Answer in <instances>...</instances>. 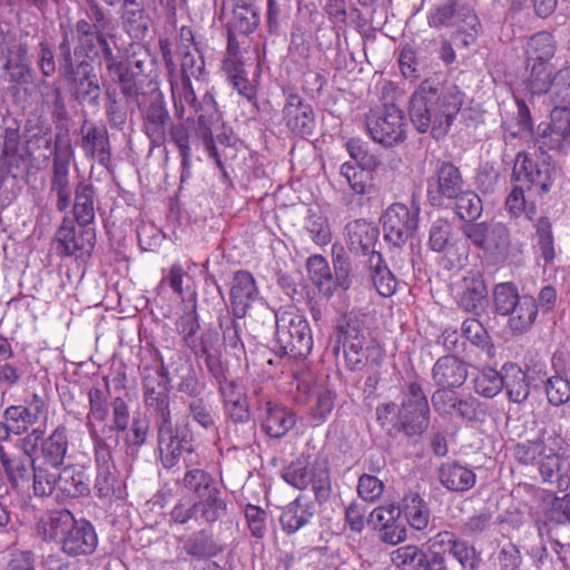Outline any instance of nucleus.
<instances>
[{"label": "nucleus", "instance_id": "6ab92c4d", "mask_svg": "<svg viewBox=\"0 0 570 570\" xmlns=\"http://www.w3.org/2000/svg\"><path fill=\"white\" fill-rule=\"evenodd\" d=\"M392 563L401 570H449L446 556L429 548L406 544L391 553Z\"/></svg>", "mask_w": 570, "mask_h": 570}, {"label": "nucleus", "instance_id": "4468645a", "mask_svg": "<svg viewBox=\"0 0 570 570\" xmlns=\"http://www.w3.org/2000/svg\"><path fill=\"white\" fill-rule=\"evenodd\" d=\"M464 189L461 169L452 161H439L426 180V195L432 206H442L444 200L458 197Z\"/></svg>", "mask_w": 570, "mask_h": 570}, {"label": "nucleus", "instance_id": "338daca9", "mask_svg": "<svg viewBox=\"0 0 570 570\" xmlns=\"http://www.w3.org/2000/svg\"><path fill=\"white\" fill-rule=\"evenodd\" d=\"M371 171L372 170L368 168L353 165L351 163H344L341 166L340 175L345 179L355 194L364 195L367 193Z\"/></svg>", "mask_w": 570, "mask_h": 570}, {"label": "nucleus", "instance_id": "5701e85b", "mask_svg": "<svg viewBox=\"0 0 570 570\" xmlns=\"http://www.w3.org/2000/svg\"><path fill=\"white\" fill-rule=\"evenodd\" d=\"M570 140V109L554 108L550 114L549 122H541L538 126V138L540 149L562 150Z\"/></svg>", "mask_w": 570, "mask_h": 570}, {"label": "nucleus", "instance_id": "13d9d810", "mask_svg": "<svg viewBox=\"0 0 570 570\" xmlns=\"http://www.w3.org/2000/svg\"><path fill=\"white\" fill-rule=\"evenodd\" d=\"M548 96L554 108H568L570 105V67L561 68L553 75Z\"/></svg>", "mask_w": 570, "mask_h": 570}, {"label": "nucleus", "instance_id": "603ef678", "mask_svg": "<svg viewBox=\"0 0 570 570\" xmlns=\"http://www.w3.org/2000/svg\"><path fill=\"white\" fill-rule=\"evenodd\" d=\"M178 483L187 491L193 492L198 499L217 487L213 475L203 469L196 468V465L186 468V472Z\"/></svg>", "mask_w": 570, "mask_h": 570}, {"label": "nucleus", "instance_id": "680f3d73", "mask_svg": "<svg viewBox=\"0 0 570 570\" xmlns=\"http://www.w3.org/2000/svg\"><path fill=\"white\" fill-rule=\"evenodd\" d=\"M529 76L525 83V90L531 98L534 96L548 95L551 83L552 73L548 70V66L527 65Z\"/></svg>", "mask_w": 570, "mask_h": 570}, {"label": "nucleus", "instance_id": "bf43d9fd", "mask_svg": "<svg viewBox=\"0 0 570 570\" xmlns=\"http://www.w3.org/2000/svg\"><path fill=\"white\" fill-rule=\"evenodd\" d=\"M504 385L503 370L500 372L492 367L482 370L474 379V390L478 394L492 399L498 395Z\"/></svg>", "mask_w": 570, "mask_h": 570}, {"label": "nucleus", "instance_id": "c9c22d12", "mask_svg": "<svg viewBox=\"0 0 570 570\" xmlns=\"http://www.w3.org/2000/svg\"><path fill=\"white\" fill-rule=\"evenodd\" d=\"M512 312H508V326L513 334L527 333L533 325L538 315L537 299L531 295H522Z\"/></svg>", "mask_w": 570, "mask_h": 570}, {"label": "nucleus", "instance_id": "20e7f679", "mask_svg": "<svg viewBox=\"0 0 570 570\" xmlns=\"http://www.w3.org/2000/svg\"><path fill=\"white\" fill-rule=\"evenodd\" d=\"M333 354L343 351L346 366L351 371H361L371 364H379L381 351L379 346L366 337L357 320L342 317L333 334Z\"/></svg>", "mask_w": 570, "mask_h": 570}, {"label": "nucleus", "instance_id": "09e8293b", "mask_svg": "<svg viewBox=\"0 0 570 570\" xmlns=\"http://www.w3.org/2000/svg\"><path fill=\"white\" fill-rule=\"evenodd\" d=\"M402 511L413 529L423 530L428 527L430 509L417 492H409L403 497Z\"/></svg>", "mask_w": 570, "mask_h": 570}, {"label": "nucleus", "instance_id": "052dcab7", "mask_svg": "<svg viewBox=\"0 0 570 570\" xmlns=\"http://www.w3.org/2000/svg\"><path fill=\"white\" fill-rule=\"evenodd\" d=\"M309 485L314 492L316 501L326 502L332 494L331 476L327 462L316 460L313 464V473Z\"/></svg>", "mask_w": 570, "mask_h": 570}, {"label": "nucleus", "instance_id": "ddd939ff", "mask_svg": "<svg viewBox=\"0 0 570 570\" xmlns=\"http://www.w3.org/2000/svg\"><path fill=\"white\" fill-rule=\"evenodd\" d=\"M461 230L476 248L492 256H507L511 246L510 230L505 224L500 222L462 225Z\"/></svg>", "mask_w": 570, "mask_h": 570}, {"label": "nucleus", "instance_id": "6e6d98bb", "mask_svg": "<svg viewBox=\"0 0 570 570\" xmlns=\"http://www.w3.org/2000/svg\"><path fill=\"white\" fill-rule=\"evenodd\" d=\"M465 4L460 0H444L438 4L428 16V24L434 29L444 27H454L455 21L459 19V11Z\"/></svg>", "mask_w": 570, "mask_h": 570}, {"label": "nucleus", "instance_id": "37998d69", "mask_svg": "<svg viewBox=\"0 0 570 570\" xmlns=\"http://www.w3.org/2000/svg\"><path fill=\"white\" fill-rule=\"evenodd\" d=\"M226 416L234 424L244 426L243 434L238 436V445L246 446L255 435V423L250 422V411L247 397L229 401L224 405Z\"/></svg>", "mask_w": 570, "mask_h": 570}, {"label": "nucleus", "instance_id": "39448f33", "mask_svg": "<svg viewBox=\"0 0 570 570\" xmlns=\"http://www.w3.org/2000/svg\"><path fill=\"white\" fill-rule=\"evenodd\" d=\"M157 450L164 469L175 468L183 458L185 468L198 465L195 453V438L188 423H173V419L155 423Z\"/></svg>", "mask_w": 570, "mask_h": 570}, {"label": "nucleus", "instance_id": "4d7b16f0", "mask_svg": "<svg viewBox=\"0 0 570 570\" xmlns=\"http://www.w3.org/2000/svg\"><path fill=\"white\" fill-rule=\"evenodd\" d=\"M522 295L519 294L518 287L512 282L499 283L493 287L492 301L493 311L500 316L508 315V312H512V307L517 304Z\"/></svg>", "mask_w": 570, "mask_h": 570}, {"label": "nucleus", "instance_id": "e433bc0d", "mask_svg": "<svg viewBox=\"0 0 570 570\" xmlns=\"http://www.w3.org/2000/svg\"><path fill=\"white\" fill-rule=\"evenodd\" d=\"M236 1L232 19L228 22V42L232 43L237 35L247 36L256 30L259 24V14L249 2Z\"/></svg>", "mask_w": 570, "mask_h": 570}, {"label": "nucleus", "instance_id": "f8f14e48", "mask_svg": "<svg viewBox=\"0 0 570 570\" xmlns=\"http://www.w3.org/2000/svg\"><path fill=\"white\" fill-rule=\"evenodd\" d=\"M137 106L141 114L142 131L148 137L151 147H161L173 122L163 94L154 88L147 98H144Z\"/></svg>", "mask_w": 570, "mask_h": 570}, {"label": "nucleus", "instance_id": "e2e57ef3", "mask_svg": "<svg viewBox=\"0 0 570 570\" xmlns=\"http://www.w3.org/2000/svg\"><path fill=\"white\" fill-rule=\"evenodd\" d=\"M187 554L197 558H209L220 552V547L205 531L193 534L184 544Z\"/></svg>", "mask_w": 570, "mask_h": 570}, {"label": "nucleus", "instance_id": "cd10ccee", "mask_svg": "<svg viewBox=\"0 0 570 570\" xmlns=\"http://www.w3.org/2000/svg\"><path fill=\"white\" fill-rule=\"evenodd\" d=\"M540 476L544 483L554 485L559 491L570 489V461L568 458L547 449L538 462Z\"/></svg>", "mask_w": 570, "mask_h": 570}, {"label": "nucleus", "instance_id": "4c0bfd02", "mask_svg": "<svg viewBox=\"0 0 570 570\" xmlns=\"http://www.w3.org/2000/svg\"><path fill=\"white\" fill-rule=\"evenodd\" d=\"M95 186L87 180L79 181L75 188L72 206L73 219L78 225H91L95 222Z\"/></svg>", "mask_w": 570, "mask_h": 570}, {"label": "nucleus", "instance_id": "1a4fd4ad", "mask_svg": "<svg viewBox=\"0 0 570 570\" xmlns=\"http://www.w3.org/2000/svg\"><path fill=\"white\" fill-rule=\"evenodd\" d=\"M38 491L40 497L56 495L59 501L78 499L90 494V485L87 475L76 465L63 466L59 472L47 468V472H40Z\"/></svg>", "mask_w": 570, "mask_h": 570}, {"label": "nucleus", "instance_id": "f704fd0d", "mask_svg": "<svg viewBox=\"0 0 570 570\" xmlns=\"http://www.w3.org/2000/svg\"><path fill=\"white\" fill-rule=\"evenodd\" d=\"M348 244L352 249L361 250L363 254H372L380 236L376 224L366 219H355L346 225Z\"/></svg>", "mask_w": 570, "mask_h": 570}, {"label": "nucleus", "instance_id": "c756f323", "mask_svg": "<svg viewBox=\"0 0 570 570\" xmlns=\"http://www.w3.org/2000/svg\"><path fill=\"white\" fill-rule=\"evenodd\" d=\"M110 73H115L120 92L126 102L131 101L139 104L144 100V86L148 81L147 75H140L131 68L126 67L121 61H117L116 57L106 66Z\"/></svg>", "mask_w": 570, "mask_h": 570}, {"label": "nucleus", "instance_id": "9b49d317", "mask_svg": "<svg viewBox=\"0 0 570 570\" xmlns=\"http://www.w3.org/2000/svg\"><path fill=\"white\" fill-rule=\"evenodd\" d=\"M419 215V207H407L402 203L390 205L382 216L384 240L394 248H402L413 237Z\"/></svg>", "mask_w": 570, "mask_h": 570}, {"label": "nucleus", "instance_id": "bb28decb", "mask_svg": "<svg viewBox=\"0 0 570 570\" xmlns=\"http://www.w3.org/2000/svg\"><path fill=\"white\" fill-rule=\"evenodd\" d=\"M258 297V288L253 275L247 271L235 273L229 291L230 306L234 317L242 320Z\"/></svg>", "mask_w": 570, "mask_h": 570}, {"label": "nucleus", "instance_id": "72a5a7b5", "mask_svg": "<svg viewBox=\"0 0 570 570\" xmlns=\"http://www.w3.org/2000/svg\"><path fill=\"white\" fill-rule=\"evenodd\" d=\"M440 483L452 492H465L472 489L476 481L475 473L456 461L442 463L438 469Z\"/></svg>", "mask_w": 570, "mask_h": 570}, {"label": "nucleus", "instance_id": "a878e982", "mask_svg": "<svg viewBox=\"0 0 570 570\" xmlns=\"http://www.w3.org/2000/svg\"><path fill=\"white\" fill-rule=\"evenodd\" d=\"M286 126L297 136L308 137L314 134L316 126L312 106L296 94H291L283 108Z\"/></svg>", "mask_w": 570, "mask_h": 570}, {"label": "nucleus", "instance_id": "f03ea898", "mask_svg": "<svg viewBox=\"0 0 570 570\" xmlns=\"http://www.w3.org/2000/svg\"><path fill=\"white\" fill-rule=\"evenodd\" d=\"M73 1L81 14L75 24V58L91 62V57H98L100 53L107 66L116 57L108 41L116 31L110 11L98 0Z\"/></svg>", "mask_w": 570, "mask_h": 570}, {"label": "nucleus", "instance_id": "de8ad7c7", "mask_svg": "<svg viewBox=\"0 0 570 570\" xmlns=\"http://www.w3.org/2000/svg\"><path fill=\"white\" fill-rule=\"evenodd\" d=\"M532 228L534 230L533 239L535 240L540 256L547 265L551 264L556 258L554 236L551 219L546 215H541L537 220H534Z\"/></svg>", "mask_w": 570, "mask_h": 570}, {"label": "nucleus", "instance_id": "864d4df0", "mask_svg": "<svg viewBox=\"0 0 570 570\" xmlns=\"http://www.w3.org/2000/svg\"><path fill=\"white\" fill-rule=\"evenodd\" d=\"M222 494L223 493L217 485L214 490L209 491L196 501L199 515L207 523H213L227 513V502Z\"/></svg>", "mask_w": 570, "mask_h": 570}, {"label": "nucleus", "instance_id": "a18cd8bd", "mask_svg": "<svg viewBox=\"0 0 570 570\" xmlns=\"http://www.w3.org/2000/svg\"><path fill=\"white\" fill-rule=\"evenodd\" d=\"M546 434H548V432L546 430H541L534 440H528L527 442L515 444L513 448L514 459L524 465L533 464L538 458H542L548 449L547 441L552 440L554 444H557L558 441H561V439L556 434L549 435L546 439Z\"/></svg>", "mask_w": 570, "mask_h": 570}, {"label": "nucleus", "instance_id": "6e6552de", "mask_svg": "<svg viewBox=\"0 0 570 570\" xmlns=\"http://www.w3.org/2000/svg\"><path fill=\"white\" fill-rule=\"evenodd\" d=\"M276 343L284 355L293 358L306 357L313 347L307 320L293 312L276 314Z\"/></svg>", "mask_w": 570, "mask_h": 570}, {"label": "nucleus", "instance_id": "a19ab883", "mask_svg": "<svg viewBox=\"0 0 570 570\" xmlns=\"http://www.w3.org/2000/svg\"><path fill=\"white\" fill-rule=\"evenodd\" d=\"M556 53V41L547 31L531 36L525 46L527 65L548 66Z\"/></svg>", "mask_w": 570, "mask_h": 570}, {"label": "nucleus", "instance_id": "aec40b11", "mask_svg": "<svg viewBox=\"0 0 570 570\" xmlns=\"http://www.w3.org/2000/svg\"><path fill=\"white\" fill-rule=\"evenodd\" d=\"M71 85L72 96L79 104L90 107L100 105L101 88L98 76L89 60L81 59L71 73L61 75Z\"/></svg>", "mask_w": 570, "mask_h": 570}, {"label": "nucleus", "instance_id": "f257e3e1", "mask_svg": "<svg viewBox=\"0 0 570 570\" xmlns=\"http://www.w3.org/2000/svg\"><path fill=\"white\" fill-rule=\"evenodd\" d=\"M462 104L463 95L456 86L425 79L410 98L409 117L419 132L440 140L449 134Z\"/></svg>", "mask_w": 570, "mask_h": 570}, {"label": "nucleus", "instance_id": "4be33fe9", "mask_svg": "<svg viewBox=\"0 0 570 570\" xmlns=\"http://www.w3.org/2000/svg\"><path fill=\"white\" fill-rule=\"evenodd\" d=\"M551 368L553 373L544 381L543 389L548 403L559 407L570 402V356L554 353Z\"/></svg>", "mask_w": 570, "mask_h": 570}, {"label": "nucleus", "instance_id": "7ed1b4c3", "mask_svg": "<svg viewBox=\"0 0 570 570\" xmlns=\"http://www.w3.org/2000/svg\"><path fill=\"white\" fill-rule=\"evenodd\" d=\"M40 532L46 541L56 542L69 558L91 556L98 547V534L91 522L76 519L67 509L52 510L42 518Z\"/></svg>", "mask_w": 570, "mask_h": 570}, {"label": "nucleus", "instance_id": "8fccbe9b", "mask_svg": "<svg viewBox=\"0 0 570 570\" xmlns=\"http://www.w3.org/2000/svg\"><path fill=\"white\" fill-rule=\"evenodd\" d=\"M197 117V135L203 140V144L210 158H214L217 166L223 169V163L220 160L218 150L215 146L213 137V127L219 124L220 116L218 111H196Z\"/></svg>", "mask_w": 570, "mask_h": 570}, {"label": "nucleus", "instance_id": "393cba45", "mask_svg": "<svg viewBox=\"0 0 570 570\" xmlns=\"http://www.w3.org/2000/svg\"><path fill=\"white\" fill-rule=\"evenodd\" d=\"M80 134L79 146L86 157L97 158L101 166L108 168L111 161V147L107 128L86 119L80 127Z\"/></svg>", "mask_w": 570, "mask_h": 570}, {"label": "nucleus", "instance_id": "79ce46f5", "mask_svg": "<svg viewBox=\"0 0 570 570\" xmlns=\"http://www.w3.org/2000/svg\"><path fill=\"white\" fill-rule=\"evenodd\" d=\"M314 515V505L302 502L301 498L285 507L279 515L282 529L293 534L307 524Z\"/></svg>", "mask_w": 570, "mask_h": 570}, {"label": "nucleus", "instance_id": "69168bd1", "mask_svg": "<svg viewBox=\"0 0 570 570\" xmlns=\"http://www.w3.org/2000/svg\"><path fill=\"white\" fill-rule=\"evenodd\" d=\"M305 219V228L315 244L324 246L331 242L332 234L327 218L321 210L308 209Z\"/></svg>", "mask_w": 570, "mask_h": 570}, {"label": "nucleus", "instance_id": "58836bf2", "mask_svg": "<svg viewBox=\"0 0 570 570\" xmlns=\"http://www.w3.org/2000/svg\"><path fill=\"white\" fill-rule=\"evenodd\" d=\"M367 264L370 278L377 293L383 297L392 296L396 291L397 279L386 265L381 253H372Z\"/></svg>", "mask_w": 570, "mask_h": 570}, {"label": "nucleus", "instance_id": "412c9836", "mask_svg": "<svg viewBox=\"0 0 570 570\" xmlns=\"http://www.w3.org/2000/svg\"><path fill=\"white\" fill-rule=\"evenodd\" d=\"M57 239L62 252L77 257L90 256L95 247L96 232L90 225L75 226L73 220L65 217L57 232Z\"/></svg>", "mask_w": 570, "mask_h": 570}, {"label": "nucleus", "instance_id": "423d86ee", "mask_svg": "<svg viewBox=\"0 0 570 570\" xmlns=\"http://www.w3.org/2000/svg\"><path fill=\"white\" fill-rule=\"evenodd\" d=\"M511 180L523 184L527 190L543 198L557 193L562 180V170L548 155L532 159L525 151H519L514 158Z\"/></svg>", "mask_w": 570, "mask_h": 570}, {"label": "nucleus", "instance_id": "774afa93", "mask_svg": "<svg viewBox=\"0 0 570 570\" xmlns=\"http://www.w3.org/2000/svg\"><path fill=\"white\" fill-rule=\"evenodd\" d=\"M108 387L100 389L97 386L88 391L89 412L87 414V422L104 423L108 416Z\"/></svg>", "mask_w": 570, "mask_h": 570}, {"label": "nucleus", "instance_id": "3c124183", "mask_svg": "<svg viewBox=\"0 0 570 570\" xmlns=\"http://www.w3.org/2000/svg\"><path fill=\"white\" fill-rule=\"evenodd\" d=\"M306 267L320 293L331 297L334 294V279L326 259L321 255L311 256Z\"/></svg>", "mask_w": 570, "mask_h": 570}, {"label": "nucleus", "instance_id": "b1692460", "mask_svg": "<svg viewBox=\"0 0 570 570\" xmlns=\"http://www.w3.org/2000/svg\"><path fill=\"white\" fill-rule=\"evenodd\" d=\"M59 141L60 135H57L49 193L57 198V210L63 213L70 206L72 188L69 179V155L60 150Z\"/></svg>", "mask_w": 570, "mask_h": 570}, {"label": "nucleus", "instance_id": "dca6fc26", "mask_svg": "<svg viewBox=\"0 0 570 570\" xmlns=\"http://www.w3.org/2000/svg\"><path fill=\"white\" fill-rule=\"evenodd\" d=\"M0 463L4 470L10 487L16 491L29 489L32 481V489L36 497H40L38 491L40 472H47V468L39 465L37 460L26 456H8L3 446H0Z\"/></svg>", "mask_w": 570, "mask_h": 570}, {"label": "nucleus", "instance_id": "2eb2a0df", "mask_svg": "<svg viewBox=\"0 0 570 570\" xmlns=\"http://www.w3.org/2000/svg\"><path fill=\"white\" fill-rule=\"evenodd\" d=\"M33 38L35 36L30 37L29 33H19V39L12 46L1 50V56L4 57L2 69L6 82L21 86L31 81L33 70L30 59V40Z\"/></svg>", "mask_w": 570, "mask_h": 570}, {"label": "nucleus", "instance_id": "473e14b6", "mask_svg": "<svg viewBox=\"0 0 570 570\" xmlns=\"http://www.w3.org/2000/svg\"><path fill=\"white\" fill-rule=\"evenodd\" d=\"M262 428L265 433L275 439L286 435L295 425V414L277 403L267 402L264 407Z\"/></svg>", "mask_w": 570, "mask_h": 570}, {"label": "nucleus", "instance_id": "9d476101", "mask_svg": "<svg viewBox=\"0 0 570 570\" xmlns=\"http://www.w3.org/2000/svg\"><path fill=\"white\" fill-rule=\"evenodd\" d=\"M366 127L372 139L383 146L400 144L406 138L404 112L394 104L371 109L366 115Z\"/></svg>", "mask_w": 570, "mask_h": 570}, {"label": "nucleus", "instance_id": "a211bd4d", "mask_svg": "<svg viewBox=\"0 0 570 570\" xmlns=\"http://www.w3.org/2000/svg\"><path fill=\"white\" fill-rule=\"evenodd\" d=\"M167 370L161 366L144 377V402L155 423L171 417L170 390L166 381Z\"/></svg>", "mask_w": 570, "mask_h": 570}, {"label": "nucleus", "instance_id": "c85d7f7f", "mask_svg": "<svg viewBox=\"0 0 570 570\" xmlns=\"http://www.w3.org/2000/svg\"><path fill=\"white\" fill-rule=\"evenodd\" d=\"M463 291L459 305L466 312L480 315L488 305V287L483 274L478 269H471L462 279Z\"/></svg>", "mask_w": 570, "mask_h": 570}, {"label": "nucleus", "instance_id": "0eeeda50", "mask_svg": "<svg viewBox=\"0 0 570 570\" xmlns=\"http://www.w3.org/2000/svg\"><path fill=\"white\" fill-rule=\"evenodd\" d=\"M430 424V406L422 386L412 382L402 392L401 406L389 435L396 436L403 433L406 436L423 434Z\"/></svg>", "mask_w": 570, "mask_h": 570}, {"label": "nucleus", "instance_id": "7c9ffc66", "mask_svg": "<svg viewBox=\"0 0 570 570\" xmlns=\"http://www.w3.org/2000/svg\"><path fill=\"white\" fill-rule=\"evenodd\" d=\"M466 379L468 365L455 355L441 356L432 367V380L436 386L460 387Z\"/></svg>", "mask_w": 570, "mask_h": 570}, {"label": "nucleus", "instance_id": "0e129e2a", "mask_svg": "<svg viewBox=\"0 0 570 570\" xmlns=\"http://www.w3.org/2000/svg\"><path fill=\"white\" fill-rule=\"evenodd\" d=\"M150 430L149 420L146 416H134L130 429L126 434V453L128 455H136L141 445L147 441Z\"/></svg>", "mask_w": 570, "mask_h": 570}, {"label": "nucleus", "instance_id": "5fc2aeb1", "mask_svg": "<svg viewBox=\"0 0 570 570\" xmlns=\"http://www.w3.org/2000/svg\"><path fill=\"white\" fill-rule=\"evenodd\" d=\"M122 28L132 39H142L149 30L146 8L119 9Z\"/></svg>", "mask_w": 570, "mask_h": 570}, {"label": "nucleus", "instance_id": "c03bdc74", "mask_svg": "<svg viewBox=\"0 0 570 570\" xmlns=\"http://www.w3.org/2000/svg\"><path fill=\"white\" fill-rule=\"evenodd\" d=\"M456 30L453 39L463 47L474 45L479 35L482 32V24L474 10L465 4L459 11V19L455 21Z\"/></svg>", "mask_w": 570, "mask_h": 570}, {"label": "nucleus", "instance_id": "f3484780", "mask_svg": "<svg viewBox=\"0 0 570 570\" xmlns=\"http://www.w3.org/2000/svg\"><path fill=\"white\" fill-rule=\"evenodd\" d=\"M31 157L30 147L21 145L19 130L17 128H6L0 154L1 177H22L28 170Z\"/></svg>", "mask_w": 570, "mask_h": 570}, {"label": "nucleus", "instance_id": "ea45409f", "mask_svg": "<svg viewBox=\"0 0 570 570\" xmlns=\"http://www.w3.org/2000/svg\"><path fill=\"white\" fill-rule=\"evenodd\" d=\"M503 370V387L507 391L509 400L521 404L530 395V382L527 373L515 363H505Z\"/></svg>", "mask_w": 570, "mask_h": 570}, {"label": "nucleus", "instance_id": "49530a36", "mask_svg": "<svg viewBox=\"0 0 570 570\" xmlns=\"http://www.w3.org/2000/svg\"><path fill=\"white\" fill-rule=\"evenodd\" d=\"M450 200L453 202L455 214L464 223L463 225L479 224L476 220L482 215L483 204L475 191L464 188L458 197Z\"/></svg>", "mask_w": 570, "mask_h": 570}, {"label": "nucleus", "instance_id": "2f4dec72", "mask_svg": "<svg viewBox=\"0 0 570 570\" xmlns=\"http://www.w3.org/2000/svg\"><path fill=\"white\" fill-rule=\"evenodd\" d=\"M68 448L67 429L59 425L41 442L40 454L35 459L39 465L50 470L62 465Z\"/></svg>", "mask_w": 570, "mask_h": 570}]
</instances>
